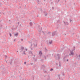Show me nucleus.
I'll use <instances>...</instances> for the list:
<instances>
[{"instance_id": "nucleus-21", "label": "nucleus", "mask_w": 80, "mask_h": 80, "mask_svg": "<svg viewBox=\"0 0 80 80\" xmlns=\"http://www.w3.org/2000/svg\"><path fill=\"white\" fill-rule=\"evenodd\" d=\"M52 70H53V68H51L50 69V71H52Z\"/></svg>"}, {"instance_id": "nucleus-34", "label": "nucleus", "mask_w": 80, "mask_h": 80, "mask_svg": "<svg viewBox=\"0 0 80 80\" xmlns=\"http://www.w3.org/2000/svg\"><path fill=\"white\" fill-rule=\"evenodd\" d=\"M72 21V20H71L70 21V22H71Z\"/></svg>"}, {"instance_id": "nucleus-41", "label": "nucleus", "mask_w": 80, "mask_h": 80, "mask_svg": "<svg viewBox=\"0 0 80 80\" xmlns=\"http://www.w3.org/2000/svg\"><path fill=\"white\" fill-rule=\"evenodd\" d=\"M42 32L43 33H44V32H43V31H42Z\"/></svg>"}, {"instance_id": "nucleus-18", "label": "nucleus", "mask_w": 80, "mask_h": 80, "mask_svg": "<svg viewBox=\"0 0 80 80\" xmlns=\"http://www.w3.org/2000/svg\"><path fill=\"white\" fill-rule=\"evenodd\" d=\"M24 49V47L22 46L21 48V50H23Z\"/></svg>"}, {"instance_id": "nucleus-54", "label": "nucleus", "mask_w": 80, "mask_h": 80, "mask_svg": "<svg viewBox=\"0 0 80 80\" xmlns=\"http://www.w3.org/2000/svg\"><path fill=\"white\" fill-rule=\"evenodd\" d=\"M44 1H45V0H44Z\"/></svg>"}, {"instance_id": "nucleus-7", "label": "nucleus", "mask_w": 80, "mask_h": 80, "mask_svg": "<svg viewBox=\"0 0 80 80\" xmlns=\"http://www.w3.org/2000/svg\"><path fill=\"white\" fill-rule=\"evenodd\" d=\"M12 61H13V60L11 59L10 62H9V63H10V65H12Z\"/></svg>"}, {"instance_id": "nucleus-20", "label": "nucleus", "mask_w": 80, "mask_h": 80, "mask_svg": "<svg viewBox=\"0 0 80 80\" xmlns=\"http://www.w3.org/2000/svg\"><path fill=\"white\" fill-rule=\"evenodd\" d=\"M52 43V41H51L49 42V44H51Z\"/></svg>"}, {"instance_id": "nucleus-36", "label": "nucleus", "mask_w": 80, "mask_h": 80, "mask_svg": "<svg viewBox=\"0 0 80 80\" xmlns=\"http://www.w3.org/2000/svg\"><path fill=\"white\" fill-rule=\"evenodd\" d=\"M63 76H64V75H65V74L64 73H63Z\"/></svg>"}, {"instance_id": "nucleus-25", "label": "nucleus", "mask_w": 80, "mask_h": 80, "mask_svg": "<svg viewBox=\"0 0 80 80\" xmlns=\"http://www.w3.org/2000/svg\"><path fill=\"white\" fill-rule=\"evenodd\" d=\"M15 41H16V39H14V42H15Z\"/></svg>"}, {"instance_id": "nucleus-2", "label": "nucleus", "mask_w": 80, "mask_h": 80, "mask_svg": "<svg viewBox=\"0 0 80 80\" xmlns=\"http://www.w3.org/2000/svg\"><path fill=\"white\" fill-rule=\"evenodd\" d=\"M57 55L58 58H57V57H56V59L57 60H59L60 59V54H57Z\"/></svg>"}, {"instance_id": "nucleus-39", "label": "nucleus", "mask_w": 80, "mask_h": 80, "mask_svg": "<svg viewBox=\"0 0 80 80\" xmlns=\"http://www.w3.org/2000/svg\"><path fill=\"white\" fill-rule=\"evenodd\" d=\"M67 62H68V59H67Z\"/></svg>"}, {"instance_id": "nucleus-43", "label": "nucleus", "mask_w": 80, "mask_h": 80, "mask_svg": "<svg viewBox=\"0 0 80 80\" xmlns=\"http://www.w3.org/2000/svg\"><path fill=\"white\" fill-rule=\"evenodd\" d=\"M18 25H19V22H18Z\"/></svg>"}, {"instance_id": "nucleus-33", "label": "nucleus", "mask_w": 80, "mask_h": 80, "mask_svg": "<svg viewBox=\"0 0 80 80\" xmlns=\"http://www.w3.org/2000/svg\"><path fill=\"white\" fill-rule=\"evenodd\" d=\"M26 62H24V63L25 65H26Z\"/></svg>"}, {"instance_id": "nucleus-11", "label": "nucleus", "mask_w": 80, "mask_h": 80, "mask_svg": "<svg viewBox=\"0 0 80 80\" xmlns=\"http://www.w3.org/2000/svg\"><path fill=\"white\" fill-rule=\"evenodd\" d=\"M57 22H58V23H61L60 20H58L57 21Z\"/></svg>"}, {"instance_id": "nucleus-6", "label": "nucleus", "mask_w": 80, "mask_h": 80, "mask_svg": "<svg viewBox=\"0 0 80 80\" xmlns=\"http://www.w3.org/2000/svg\"><path fill=\"white\" fill-rule=\"evenodd\" d=\"M39 55L40 56H42V51L39 52Z\"/></svg>"}, {"instance_id": "nucleus-37", "label": "nucleus", "mask_w": 80, "mask_h": 80, "mask_svg": "<svg viewBox=\"0 0 80 80\" xmlns=\"http://www.w3.org/2000/svg\"><path fill=\"white\" fill-rule=\"evenodd\" d=\"M1 4H2V3H1V2H0V6L1 5Z\"/></svg>"}, {"instance_id": "nucleus-8", "label": "nucleus", "mask_w": 80, "mask_h": 80, "mask_svg": "<svg viewBox=\"0 0 80 80\" xmlns=\"http://www.w3.org/2000/svg\"><path fill=\"white\" fill-rule=\"evenodd\" d=\"M29 24L30 26H31V27H32V26L33 25V23L32 22H30Z\"/></svg>"}, {"instance_id": "nucleus-50", "label": "nucleus", "mask_w": 80, "mask_h": 80, "mask_svg": "<svg viewBox=\"0 0 80 80\" xmlns=\"http://www.w3.org/2000/svg\"><path fill=\"white\" fill-rule=\"evenodd\" d=\"M50 0V1H52V0Z\"/></svg>"}, {"instance_id": "nucleus-47", "label": "nucleus", "mask_w": 80, "mask_h": 80, "mask_svg": "<svg viewBox=\"0 0 80 80\" xmlns=\"http://www.w3.org/2000/svg\"><path fill=\"white\" fill-rule=\"evenodd\" d=\"M14 63H16V62H14Z\"/></svg>"}, {"instance_id": "nucleus-29", "label": "nucleus", "mask_w": 80, "mask_h": 80, "mask_svg": "<svg viewBox=\"0 0 80 80\" xmlns=\"http://www.w3.org/2000/svg\"><path fill=\"white\" fill-rule=\"evenodd\" d=\"M45 16H47V13L46 14H45Z\"/></svg>"}, {"instance_id": "nucleus-52", "label": "nucleus", "mask_w": 80, "mask_h": 80, "mask_svg": "<svg viewBox=\"0 0 80 80\" xmlns=\"http://www.w3.org/2000/svg\"><path fill=\"white\" fill-rule=\"evenodd\" d=\"M31 46H32V44H31Z\"/></svg>"}, {"instance_id": "nucleus-12", "label": "nucleus", "mask_w": 80, "mask_h": 80, "mask_svg": "<svg viewBox=\"0 0 80 80\" xmlns=\"http://www.w3.org/2000/svg\"><path fill=\"white\" fill-rule=\"evenodd\" d=\"M51 55V54H48L47 55V57H50V56Z\"/></svg>"}, {"instance_id": "nucleus-24", "label": "nucleus", "mask_w": 80, "mask_h": 80, "mask_svg": "<svg viewBox=\"0 0 80 80\" xmlns=\"http://www.w3.org/2000/svg\"><path fill=\"white\" fill-rule=\"evenodd\" d=\"M59 65L60 67H61V64H60V62H59Z\"/></svg>"}, {"instance_id": "nucleus-10", "label": "nucleus", "mask_w": 80, "mask_h": 80, "mask_svg": "<svg viewBox=\"0 0 80 80\" xmlns=\"http://www.w3.org/2000/svg\"><path fill=\"white\" fill-rule=\"evenodd\" d=\"M18 33L16 32V34H15V35L16 37H18Z\"/></svg>"}, {"instance_id": "nucleus-53", "label": "nucleus", "mask_w": 80, "mask_h": 80, "mask_svg": "<svg viewBox=\"0 0 80 80\" xmlns=\"http://www.w3.org/2000/svg\"><path fill=\"white\" fill-rule=\"evenodd\" d=\"M35 55H34V57H35Z\"/></svg>"}, {"instance_id": "nucleus-19", "label": "nucleus", "mask_w": 80, "mask_h": 80, "mask_svg": "<svg viewBox=\"0 0 80 80\" xmlns=\"http://www.w3.org/2000/svg\"><path fill=\"white\" fill-rule=\"evenodd\" d=\"M39 10L41 11V12H42V10L41 8L39 9Z\"/></svg>"}, {"instance_id": "nucleus-15", "label": "nucleus", "mask_w": 80, "mask_h": 80, "mask_svg": "<svg viewBox=\"0 0 80 80\" xmlns=\"http://www.w3.org/2000/svg\"><path fill=\"white\" fill-rule=\"evenodd\" d=\"M30 53H31V54H32V57L33 56V55H33V54H32V52H30Z\"/></svg>"}, {"instance_id": "nucleus-31", "label": "nucleus", "mask_w": 80, "mask_h": 80, "mask_svg": "<svg viewBox=\"0 0 80 80\" xmlns=\"http://www.w3.org/2000/svg\"><path fill=\"white\" fill-rule=\"evenodd\" d=\"M21 41H23V39H21Z\"/></svg>"}, {"instance_id": "nucleus-1", "label": "nucleus", "mask_w": 80, "mask_h": 80, "mask_svg": "<svg viewBox=\"0 0 80 80\" xmlns=\"http://www.w3.org/2000/svg\"><path fill=\"white\" fill-rule=\"evenodd\" d=\"M75 50V47H74V48L72 50V51H70V53L69 54V55H74V53L73 52V51H74Z\"/></svg>"}, {"instance_id": "nucleus-23", "label": "nucleus", "mask_w": 80, "mask_h": 80, "mask_svg": "<svg viewBox=\"0 0 80 80\" xmlns=\"http://www.w3.org/2000/svg\"><path fill=\"white\" fill-rule=\"evenodd\" d=\"M34 47H36L37 46V44L35 43V44L34 45Z\"/></svg>"}, {"instance_id": "nucleus-45", "label": "nucleus", "mask_w": 80, "mask_h": 80, "mask_svg": "<svg viewBox=\"0 0 80 80\" xmlns=\"http://www.w3.org/2000/svg\"><path fill=\"white\" fill-rule=\"evenodd\" d=\"M17 52H18V51H17Z\"/></svg>"}, {"instance_id": "nucleus-9", "label": "nucleus", "mask_w": 80, "mask_h": 80, "mask_svg": "<svg viewBox=\"0 0 80 80\" xmlns=\"http://www.w3.org/2000/svg\"><path fill=\"white\" fill-rule=\"evenodd\" d=\"M47 80H50V76H48V77H47Z\"/></svg>"}, {"instance_id": "nucleus-42", "label": "nucleus", "mask_w": 80, "mask_h": 80, "mask_svg": "<svg viewBox=\"0 0 80 80\" xmlns=\"http://www.w3.org/2000/svg\"><path fill=\"white\" fill-rule=\"evenodd\" d=\"M59 79H60V77H59Z\"/></svg>"}, {"instance_id": "nucleus-27", "label": "nucleus", "mask_w": 80, "mask_h": 80, "mask_svg": "<svg viewBox=\"0 0 80 80\" xmlns=\"http://www.w3.org/2000/svg\"><path fill=\"white\" fill-rule=\"evenodd\" d=\"M50 33H51V32H48V34H50Z\"/></svg>"}, {"instance_id": "nucleus-4", "label": "nucleus", "mask_w": 80, "mask_h": 80, "mask_svg": "<svg viewBox=\"0 0 80 80\" xmlns=\"http://www.w3.org/2000/svg\"><path fill=\"white\" fill-rule=\"evenodd\" d=\"M42 28H38V30L39 31V33H40V32L42 30Z\"/></svg>"}, {"instance_id": "nucleus-40", "label": "nucleus", "mask_w": 80, "mask_h": 80, "mask_svg": "<svg viewBox=\"0 0 80 80\" xmlns=\"http://www.w3.org/2000/svg\"><path fill=\"white\" fill-rule=\"evenodd\" d=\"M58 77H60V75H58Z\"/></svg>"}, {"instance_id": "nucleus-22", "label": "nucleus", "mask_w": 80, "mask_h": 80, "mask_svg": "<svg viewBox=\"0 0 80 80\" xmlns=\"http://www.w3.org/2000/svg\"><path fill=\"white\" fill-rule=\"evenodd\" d=\"M63 22L64 23V24L65 25H66V22H65V21H63Z\"/></svg>"}, {"instance_id": "nucleus-38", "label": "nucleus", "mask_w": 80, "mask_h": 80, "mask_svg": "<svg viewBox=\"0 0 80 80\" xmlns=\"http://www.w3.org/2000/svg\"><path fill=\"white\" fill-rule=\"evenodd\" d=\"M30 43H31V44H32V42H29V43H30Z\"/></svg>"}, {"instance_id": "nucleus-48", "label": "nucleus", "mask_w": 80, "mask_h": 80, "mask_svg": "<svg viewBox=\"0 0 80 80\" xmlns=\"http://www.w3.org/2000/svg\"><path fill=\"white\" fill-rule=\"evenodd\" d=\"M37 17H38V16H37Z\"/></svg>"}, {"instance_id": "nucleus-17", "label": "nucleus", "mask_w": 80, "mask_h": 80, "mask_svg": "<svg viewBox=\"0 0 80 80\" xmlns=\"http://www.w3.org/2000/svg\"><path fill=\"white\" fill-rule=\"evenodd\" d=\"M43 58H44V59H46V56H44L43 57Z\"/></svg>"}, {"instance_id": "nucleus-3", "label": "nucleus", "mask_w": 80, "mask_h": 80, "mask_svg": "<svg viewBox=\"0 0 80 80\" xmlns=\"http://www.w3.org/2000/svg\"><path fill=\"white\" fill-rule=\"evenodd\" d=\"M57 32V31H54L52 32V37H53L54 36H55V34H56V33Z\"/></svg>"}, {"instance_id": "nucleus-46", "label": "nucleus", "mask_w": 80, "mask_h": 80, "mask_svg": "<svg viewBox=\"0 0 80 80\" xmlns=\"http://www.w3.org/2000/svg\"><path fill=\"white\" fill-rule=\"evenodd\" d=\"M6 63L8 62L7 61H6Z\"/></svg>"}, {"instance_id": "nucleus-26", "label": "nucleus", "mask_w": 80, "mask_h": 80, "mask_svg": "<svg viewBox=\"0 0 80 80\" xmlns=\"http://www.w3.org/2000/svg\"><path fill=\"white\" fill-rule=\"evenodd\" d=\"M43 13H44L45 14V13H46V12L44 11Z\"/></svg>"}, {"instance_id": "nucleus-51", "label": "nucleus", "mask_w": 80, "mask_h": 80, "mask_svg": "<svg viewBox=\"0 0 80 80\" xmlns=\"http://www.w3.org/2000/svg\"><path fill=\"white\" fill-rule=\"evenodd\" d=\"M3 14H4H4H5V13H3Z\"/></svg>"}, {"instance_id": "nucleus-28", "label": "nucleus", "mask_w": 80, "mask_h": 80, "mask_svg": "<svg viewBox=\"0 0 80 80\" xmlns=\"http://www.w3.org/2000/svg\"><path fill=\"white\" fill-rule=\"evenodd\" d=\"M79 56V59H80V55H78V56Z\"/></svg>"}, {"instance_id": "nucleus-5", "label": "nucleus", "mask_w": 80, "mask_h": 80, "mask_svg": "<svg viewBox=\"0 0 80 80\" xmlns=\"http://www.w3.org/2000/svg\"><path fill=\"white\" fill-rule=\"evenodd\" d=\"M33 60L34 62H36V61H37V59L36 58H33Z\"/></svg>"}, {"instance_id": "nucleus-32", "label": "nucleus", "mask_w": 80, "mask_h": 80, "mask_svg": "<svg viewBox=\"0 0 80 80\" xmlns=\"http://www.w3.org/2000/svg\"><path fill=\"white\" fill-rule=\"evenodd\" d=\"M37 2H38V3H39V0H38L37 1Z\"/></svg>"}, {"instance_id": "nucleus-49", "label": "nucleus", "mask_w": 80, "mask_h": 80, "mask_svg": "<svg viewBox=\"0 0 80 80\" xmlns=\"http://www.w3.org/2000/svg\"><path fill=\"white\" fill-rule=\"evenodd\" d=\"M44 72H46V71H44Z\"/></svg>"}, {"instance_id": "nucleus-14", "label": "nucleus", "mask_w": 80, "mask_h": 80, "mask_svg": "<svg viewBox=\"0 0 80 80\" xmlns=\"http://www.w3.org/2000/svg\"><path fill=\"white\" fill-rule=\"evenodd\" d=\"M25 51H23V54H24V55H26V53H25Z\"/></svg>"}, {"instance_id": "nucleus-35", "label": "nucleus", "mask_w": 80, "mask_h": 80, "mask_svg": "<svg viewBox=\"0 0 80 80\" xmlns=\"http://www.w3.org/2000/svg\"><path fill=\"white\" fill-rule=\"evenodd\" d=\"M26 51H27V50H28V49H26Z\"/></svg>"}, {"instance_id": "nucleus-30", "label": "nucleus", "mask_w": 80, "mask_h": 80, "mask_svg": "<svg viewBox=\"0 0 80 80\" xmlns=\"http://www.w3.org/2000/svg\"><path fill=\"white\" fill-rule=\"evenodd\" d=\"M9 35H10V37H11L12 36V34H11V33H10Z\"/></svg>"}, {"instance_id": "nucleus-55", "label": "nucleus", "mask_w": 80, "mask_h": 80, "mask_svg": "<svg viewBox=\"0 0 80 80\" xmlns=\"http://www.w3.org/2000/svg\"><path fill=\"white\" fill-rule=\"evenodd\" d=\"M0 33H1L0 32Z\"/></svg>"}, {"instance_id": "nucleus-16", "label": "nucleus", "mask_w": 80, "mask_h": 80, "mask_svg": "<svg viewBox=\"0 0 80 80\" xmlns=\"http://www.w3.org/2000/svg\"><path fill=\"white\" fill-rule=\"evenodd\" d=\"M42 67L43 68H45V65H42Z\"/></svg>"}, {"instance_id": "nucleus-44", "label": "nucleus", "mask_w": 80, "mask_h": 80, "mask_svg": "<svg viewBox=\"0 0 80 80\" xmlns=\"http://www.w3.org/2000/svg\"><path fill=\"white\" fill-rule=\"evenodd\" d=\"M58 2H59V1H60V0H58Z\"/></svg>"}, {"instance_id": "nucleus-13", "label": "nucleus", "mask_w": 80, "mask_h": 80, "mask_svg": "<svg viewBox=\"0 0 80 80\" xmlns=\"http://www.w3.org/2000/svg\"><path fill=\"white\" fill-rule=\"evenodd\" d=\"M47 51H48V50H47V48L45 47V51L47 52Z\"/></svg>"}]
</instances>
